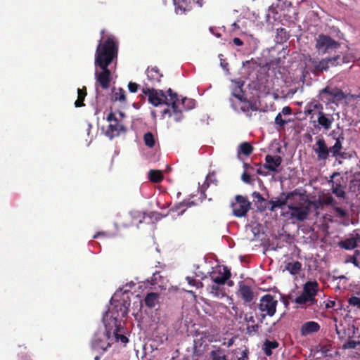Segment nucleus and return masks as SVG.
I'll list each match as a JSON object with an SVG mask.
<instances>
[{
    "label": "nucleus",
    "instance_id": "1",
    "mask_svg": "<svg viewBox=\"0 0 360 360\" xmlns=\"http://www.w3.org/2000/svg\"><path fill=\"white\" fill-rule=\"evenodd\" d=\"M118 44L113 37H108L102 41L100 40L96 50L95 65L98 66L101 71L95 72L96 82L103 89L110 86L111 72L108 66L117 58Z\"/></svg>",
    "mask_w": 360,
    "mask_h": 360
},
{
    "label": "nucleus",
    "instance_id": "2",
    "mask_svg": "<svg viewBox=\"0 0 360 360\" xmlns=\"http://www.w3.org/2000/svg\"><path fill=\"white\" fill-rule=\"evenodd\" d=\"M306 200V195L299 194V198L294 202H290L288 205V210L290 211V217L300 221L306 220L309 214L310 210L308 207Z\"/></svg>",
    "mask_w": 360,
    "mask_h": 360
},
{
    "label": "nucleus",
    "instance_id": "3",
    "mask_svg": "<svg viewBox=\"0 0 360 360\" xmlns=\"http://www.w3.org/2000/svg\"><path fill=\"white\" fill-rule=\"evenodd\" d=\"M110 304L111 307L106 313V316L113 319L115 323H117L120 319L127 316L130 306L129 300H126L124 298L116 300L114 296L111 298Z\"/></svg>",
    "mask_w": 360,
    "mask_h": 360
},
{
    "label": "nucleus",
    "instance_id": "4",
    "mask_svg": "<svg viewBox=\"0 0 360 360\" xmlns=\"http://www.w3.org/2000/svg\"><path fill=\"white\" fill-rule=\"evenodd\" d=\"M142 92L148 96V102L154 106L161 104L169 105V101L162 90H157L150 87L148 83H145L142 87Z\"/></svg>",
    "mask_w": 360,
    "mask_h": 360
},
{
    "label": "nucleus",
    "instance_id": "5",
    "mask_svg": "<svg viewBox=\"0 0 360 360\" xmlns=\"http://www.w3.org/2000/svg\"><path fill=\"white\" fill-rule=\"evenodd\" d=\"M106 120L108 122H110V124L106 131V135L110 139L120 136L121 132L124 133L127 131V129L124 126L121 120L117 117L113 112H110L108 114Z\"/></svg>",
    "mask_w": 360,
    "mask_h": 360
},
{
    "label": "nucleus",
    "instance_id": "6",
    "mask_svg": "<svg viewBox=\"0 0 360 360\" xmlns=\"http://www.w3.org/2000/svg\"><path fill=\"white\" fill-rule=\"evenodd\" d=\"M310 106L318 110L316 122L319 127L323 129L325 131H328L335 121L334 114L325 112L323 105L321 103H316Z\"/></svg>",
    "mask_w": 360,
    "mask_h": 360
},
{
    "label": "nucleus",
    "instance_id": "7",
    "mask_svg": "<svg viewBox=\"0 0 360 360\" xmlns=\"http://www.w3.org/2000/svg\"><path fill=\"white\" fill-rule=\"evenodd\" d=\"M110 332L106 328L105 331L97 332L95 333L91 342V347L96 352H105L111 343L108 342Z\"/></svg>",
    "mask_w": 360,
    "mask_h": 360
},
{
    "label": "nucleus",
    "instance_id": "8",
    "mask_svg": "<svg viewBox=\"0 0 360 360\" xmlns=\"http://www.w3.org/2000/svg\"><path fill=\"white\" fill-rule=\"evenodd\" d=\"M320 94L325 96L328 103H334L336 105L345 100L346 94L339 88L326 86L320 91Z\"/></svg>",
    "mask_w": 360,
    "mask_h": 360
},
{
    "label": "nucleus",
    "instance_id": "9",
    "mask_svg": "<svg viewBox=\"0 0 360 360\" xmlns=\"http://www.w3.org/2000/svg\"><path fill=\"white\" fill-rule=\"evenodd\" d=\"M340 59V55H337L331 58H326L321 60L313 59L311 60L313 67V72L316 75L319 76L321 73H323V71L328 70L330 68V65H338V64L340 63L338 60Z\"/></svg>",
    "mask_w": 360,
    "mask_h": 360
},
{
    "label": "nucleus",
    "instance_id": "10",
    "mask_svg": "<svg viewBox=\"0 0 360 360\" xmlns=\"http://www.w3.org/2000/svg\"><path fill=\"white\" fill-rule=\"evenodd\" d=\"M235 200L231 205L233 214L237 217H245L251 208V202L247 197L240 195H236Z\"/></svg>",
    "mask_w": 360,
    "mask_h": 360
},
{
    "label": "nucleus",
    "instance_id": "11",
    "mask_svg": "<svg viewBox=\"0 0 360 360\" xmlns=\"http://www.w3.org/2000/svg\"><path fill=\"white\" fill-rule=\"evenodd\" d=\"M277 304L278 301L275 297L270 294H266L261 297L259 304V309L262 312L265 313L264 316L266 315L273 316L276 311Z\"/></svg>",
    "mask_w": 360,
    "mask_h": 360
},
{
    "label": "nucleus",
    "instance_id": "12",
    "mask_svg": "<svg viewBox=\"0 0 360 360\" xmlns=\"http://www.w3.org/2000/svg\"><path fill=\"white\" fill-rule=\"evenodd\" d=\"M230 269L226 266H218L210 272L211 280L216 284L224 285L231 277Z\"/></svg>",
    "mask_w": 360,
    "mask_h": 360
},
{
    "label": "nucleus",
    "instance_id": "13",
    "mask_svg": "<svg viewBox=\"0 0 360 360\" xmlns=\"http://www.w3.org/2000/svg\"><path fill=\"white\" fill-rule=\"evenodd\" d=\"M340 46V43L325 34H319L316 39V47L323 53H327L330 50L336 49Z\"/></svg>",
    "mask_w": 360,
    "mask_h": 360
},
{
    "label": "nucleus",
    "instance_id": "14",
    "mask_svg": "<svg viewBox=\"0 0 360 360\" xmlns=\"http://www.w3.org/2000/svg\"><path fill=\"white\" fill-rule=\"evenodd\" d=\"M167 92L169 96V105H171L172 109V116L175 122H180L182 120L183 115L182 110L179 107L181 103L178 95L176 93L173 92L171 89H169Z\"/></svg>",
    "mask_w": 360,
    "mask_h": 360
},
{
    "label": "nucleus",
    "instance_id": "15",
    "mask_svg": "<svg viewBox=\"0 0 360 360\" xmlns=\"http://www.w3.org/2000/svg\"><path fill=\"white\" fill-rule=\"evenodd\" d=\"M329 183L331 184L332 193L335 195L338 198H345V192L344 191V186L342 185L343 178L340 176L339 172H334L330 176Z\"/></svg>",
    "mask_w": 360,
    "mask_h": 360
},
{
    "label": "nucleus",
    "instance_id": "16",
    "mask_svg": "<svg viewBox=\"0 0 360 360\" xmlns=\"http://www.w3.org/2000/svg\"><path fill=\"white\" fill-rule=\"evenodd\" d=\"M314 151L316 154L319 161L326 160L330 153L323 138H320L317 140L316 146L314 147Z\"/></svg>",
    "mask_w": 360,
    "mask_h": 360
},
{
    "label": "nucleus",
    "instance_id": "17",
    "mask_svg": "<svg viewBox=\"0 0 360 360\" xmlns=\"http://www.w3.org/2000/svg\"><path fill=\"white\" fill-rule=\"evenodd\" d=\"M195 4L201 7L202 6V0H179L176 6L175 11L177 14H184L190 11Z\"/></svg>",
    "mask_w": 360,
    "mask_h": 360
},
{
    "label": "nucleus",
    "instance_id": "18",
    "mask_svg": "<svg viewBox=\"0 0 360 360\" xmlns=\"http://www.w3.org/2000/svg\"><path fill=\"white\" fill-rule=\"evenodd\" d=\"M237 295L246 303H250L252 302L255 297L254 292L251 286L244 283L243 282H239Z\"/></svg>",
    "mask_w": 360,
    "mask_h": 360
},
{
    "label": "nucleus",
    "instance_id": "19",
    "mask_svg": "<svg viewBox=\"0 0 360 360\" xmlns=\"http://www.w3.org/2000/svg\"><path fill=\"white\" fill-rule=\"evenodd\" d=\"M265 162L264 168L272 172H278V168L281 165L283 159L279 155H266Z\"/></svg>",
    "mask_w": 360,
    "mask_h": 360
},
{
    "label": "nucleus",
    "instance_id": "20",
    "mask_svg": "<svg viewBox=\"0 0 360 360\" xmlns=\"http://www.w3.org/2000/svg\"><path fill=\"white\" fill-rule=\"evenodd\" d=\"M282 195H285V198L276 199L275 200H271L269 202V203L271 205V207L269 208L271 212H274L276 208H282L288 202H291V199L294 195H297V193L295 191H292L287 193L286 195H285L284 193H282Z\"/></svg>",
    "mask_w": 360,
    "mask_h": 360
},
{
    "label": "nucleus",
    "instance_id": "21",
    "mask_svg": "<svg viewBox=\"0 0 360 360\" xmlns=\"http://www.w3.org/2000/svg\"><path fill=\"white\" fill-rule=\"evenodd\" d=\"M146 75L149 85L150 87H153L157 84L160 83L163 75L160 72L158 67L148 68L146 70Z\"/></svg>",
    "mask_w": 360,
    "mask_h": 360
},
{
    "label": "nucleus",
    "instance_id": "22",
    "mask_svg": "<svg viewBox=\"0 0 360 360\" xmlns=\"http://www.w3.org/2000/svg\"><path fill=\"white\" fill-rule=\"evenodd\" d=\"M320 328L321 326L319 323L314 321H309L305 322L301 326L300 333L301 336H307L312 333H317L319 331Z\"/></svg>",
    "mask_w": 360,
    "mask_h": 360
},
{
    "label": "nucleus",
    "instance_id": "23",
    "mask_svg": "<svg viewBox=\"0 0 360 360\" xmlns=\"http://www.w3.org/2000/svg\"><path fill=\"white\" fill-rule=\"evenodd\" d=\"M321 199L322 202H323L324 204V206L330 205L334 209V210L336 212L337 214L339 217H345L347 215L346 211L338 206V202L334 199L333 196L326 195Z\"/></svg>",
    "mask_w": 360,
    "mask_h": 360
},
{
    "label": "nucleus",
    "instance_id": "24",
    "mask_svg": "<svg viewBox=\"0 0 360 360\" xmlns=\"http://www.w3.org/2000/svg\"><path fill=\"white\" fill-rule=\"evenodd\" d=\"M240 110L244 112L249 118H252V111L258 110V106L255 101H251L248 98H244L240 106Z\"/></svg>",
    "mask_w": 360,
    "mask_h": 360
},
{
    "label": "nucleus",
    "instance_id": "25",
    "mask_svg": "<svg viewBox=\"0 0 360 360\" xmlns=\"http://www.w3.org/2000/svg\"><path fill=\"white\" fill-rule=\"evenodd\" d=\"M319 289V285L317 281H307L303 285L302 292L311 298H315Z\"/></svg>",
    "mask_w": 360,
    "mask_h": 360
},
{
    "label": "nucleus",
    "instance_id": "26",
    "mask_svg": "<svg viewBox=\"0 0 360 360\" xmlns=\"http://www.w3.org/2000/svg\"><path fill=\"white\" fill-rule=\"evenodd\" d=\"M360 240L359 234H356L355 237L346 238L338 243V246L342 249L351 250L358 245V241Z\"/></svg>",
    "mask_w": 360,
    "mask_h": 360
},
{
    "label": "nucleus",
    "instance_id": "27",
    "mask_svg": "<svg viewBox=\"0 0 360 360\" xmlns=\"http://www.w3.org/2000/svg\"><path fill=\"white\" fill-rule=\"evenodd\" d=\"M160 297V294L159 292H148L146 295V297L143 300L144 304L148 308L153 309L156 305L159 304Z\"/></svg>",
    "mask_w": 360,
    "mask_h": 360
},
{
    "label": "nucleus",
    "instance_id": "28",
    "mask_svg": "<svg viewBox=\"0 0 360 360\" xmlns=\"http://www.w3.org/2000/svg\"><path fill=\"white\" fill-rule=\"evenodd\" d=\"M294 302L300 306L307 304L308 307H310L314 304H316L317 300L315 298H311L308 297V295H306L304 293L302 292L300 296L295 298Z\"/></svg>",
    "mask_w": 360,
    "mask_h": 360
},
{
    "label": "nucleus",
    "instance_id": "29",
    "mask_svg": "<svg viewBox=\"0 0 360 360\" xmlns=\"http://www.w3.org/2000/svg\"><path fill=\"white\" fill-rule=\"evenodd\" d=\"M219 284H213L207 287V290L213 297L221 298L225 295L224 288L219 286Z\"/></svg>",
    "mask_w": 360,
    "mask_h": 360
},
{
    "label": "nucleus",
    "instance_id": "30",
    "mask_svg": "<svg viewBox=\"0 0 360 360\" xmlns=\"http://www.w3.org/2000/svg\"><path fill=\"white\" fill-rule=\"evenodd\" d=\"M342 149V144L340 142V141H335V144L329 148V150L332 154V157L333 158H345V153H342L341 150Z\"/></svg>",
    "mask_w": 360,
    "mask_h": 360
},
{
    "label": "nucleus",
    "instance_id": "31",
    "mask_svg": "<svg viewBox=\"0 0 360 360\" xmlns=\"http://www.w3.org/2000/svg\"><path fill=\"white\" fill-rule=\"evenodd\" d=\"M112 100L114 101H119L120 103L126 102V91L121 87L118 89L114 88L112 90Z\"/></svg>",
    "mask_w": 360,
    "mask_h": 360
},
{
    "label": "nucleus",
    "instance_id": "32",
    "mask_svg": "<svg viewBox=\"0 0 360 360\" xmlns=\"http://www.w3.org/2000/svg\"><path fill=\"white\" fill-rule=\"evenodd\" d=\"M148 179L153 183H160L163 180L164 176L160 170L150 169L148 172Z\"/></svg>",
    "mask_w": 360,
    "mask_h": 360
},
{
    "label": "nucleus",
    "instance_id": "33",
    "mask_svg": "<svg viewBox=\"0 0 360 360\" xmlns=\"http://www.w3.org/2000/svg\"><path fill=\"white\" fill-rule=\"evenodd\" d=\"M77 94H78V96H77V99L75 102V106L76 108L84 106V98L87 94L86 88L85 86H83L82 89H78Z\"/></svg>",
    "mask_w": 360,
    "mask_h": 360
},
{
    "label": "nucleus",
    "instance_id": "34",
    "mask_svg": "<svg viewBox=\"0 0 360 360\" xmlns=\"http://www.w3.org/2000/svg\"><path fill=\"white\" fill-rule=\"evenodd\" d=\"M279 346L278 342L276 340H265L264 342V352L266 356H271L272 354V349L277 348Z\"/></svg>",
    "mask_w": 360,
    "mask_h": 360
},
{
    "label": "nucleus",
    "instance_id": "35",
    "mask_svg": "<svg viewBox=\"0 0 360 360\" xmlns=\"http://www.w3.org/2000/svg\"><path fill=\"white\" fill-rule=\"evenodd\" d=\"M115 328L113 331V334L116 341H120L124 345H126L129 342V339L124 335L120 334L121 326L120 324L115 323Z\"/></svg>",
    "mask_w": 360,
    "mask_h": 360
},
{
    "label": "nucleus",
    "instance_id": "36",
    "mask_svg": "<svg viewBox=\"0 0 360 360\" xmlns=\"http://www.w3.org/2000/svg\"><path fill=\"white\" fill-rule=\"evenodd\" d=\"M305 202H307L308 207H309V209H310L311 207H312L314 211L323 210V208L324 207V204H323V202H322L321 198H319L318 200H310L308 198V197L306 195Z\"/></svg>",
    "mask_w": 360,
    "mask_h": 360
},
{
    "label": "nucleus",
    "instance_id": "37",
    "mask_svg": "<svg viewBox=\"0 0 360 360\" xmlns=\"http://www.w3.org/2000/svg\"><path fill=\"white\" fill-rule=\"evenodd\" d=\"M285 268L292 275H296L301 270L302 264L298 261L289 262L286 264Z\"/></svg>",
    "mask_w": 360,
    "mask_h": 360
},
{
    "label": "nucleus",
    "instance_id": "38",
    "mask_svg": "<svg viewBox=\"0 0 360 360\" xmlns=\"http://www.w3.org/2000/svg\"><path fill=\"white\" fill-rule=\"evenodd\" d=\"M276 41L277 42L282 43L289 39V34L285 28L280 27L276 30Z\"/></svg>",
    "mask_w": 360,
    "mask_h": 360
},
{
    "label": "nucleus",
    "instance_id": "39",
    "mask_svg": "<svg viewBox=\"0 0 360 360\" xmlns=\"http://www.w3.org/2000/svg\"><path fill=\"white\" fill-rule=\"evenodd\" d=\"M253 147L248 142H243L240 145L239 153L249 156L253 151Z\"/></svg>",
    "mask_w": 360,
    "mask_h": 360
},
{
    "label": "nucleus",
    "instance_id": "40",
    "mask_svg": "<svg viewBox=\"0 0 360 360\" xmlns=\"http://www.w3.org/2000/svg\"><path fill=\"white\" fill-rule=\"evenodd\" d=\"M143 141L145 145L150 148H153L155 145L154 135L150 131H148L144 134Z\"/></svg>",
    "mask_w": 360,
    "mask_h": 360
},
{
    "label": "nucleus",
    "instance_id": "41",
    "mask_svg": "<svg viewBox=\"0 0 360 360\" xmlns=\"http://www.w3.org/2000/svg\"><path fill=\"white\" fill-rule=\"evenodd\" d=\"M212 360H228L226 355L220 349L212 350L210 352Z\"/></svg>",
    "mask_w": 360,
    "mask_h": 360
},
{
    "label": "nucleus",
    "instance_id": "42",
    "mask_svg": "<svg viewBox=\"0 0 360 360\" xmlns=\"http://www.w3.org/2000/svg\"><path fill=\"white\" fill-rule=\"evenodd\" d=\"M349 190L351 192L360 194V179H354L350 181Z\"/></svg>",
    "mask_w": 360,
    "mask_h": 360
},
{
    "label": "nucleus",
    "instance_id": "43",
    "mask_svg": "<svg viewBox=\"0 0 360 360\" xmlns=\"http://www.w3.org/2000/svg\"><path fill=\"white\" fill-rule=\"evenodd\" d=\"M290 120H285L282 118L281 113H278L275 117V124L278 126L280 128H283L284 126L289 122Z\"/></svg>",
    "mask_w": 360,
    "mask_h": 360
},
{
    "label": "nucleus",
    "instance_id": "44",
    "mask_svg": "<svg viewBox=\"0 0 360 360\" xmlns=\"http://www.w3.org/2000/svg\"><path fill=\"white\" fill-rule=\"evenodd\" d=\"M186 281H188V283L190 285L194 286L196 288H202L203 286V284H202V283L201 281H197L196 279H195V278H193L192 277L187 276L186 278Z\"/></svg>",
    "mask_w": 360,
    "mask_h": 360
},
{
    "label": "nucleus",
    "instance_id": "45",
    "mask_svg": "<svg viewBox=\"0 0 360 360\" xmlns=\"http://www.w3.org/2000/svg\"><path fill=\"white\" fill-rule=\"evenodd\" d=\"M348 303L354 307L360 309V297L356 296H352L348 300Z\"/></svg>",
    "mask_w": 360,
    "mask_h": 360
},
{
    "label": "nucleus",
    "instance_id": "46",
    "mask_svg": "<svg viewBox=\"0 0 360 360\" xmlns=\"http://www.w3.org/2000/svg\"><path fill=\"white\" fill-rule=\"evenodd\" d=\"M181 105H182L184 107H186L187 110L191 109L194 107V101L192 99H188L186 98H183L181 100V102H180Z\"/></svg>",
    "mask_w": 360,
    "mask_h": 360
},
{
    "label": "nucleus",
    "instance_id": "47",
    "mask_svg": "<svg viewBox=\"0 0 360 360\" xmlns=\"http://www.w3.org/2000/svg\"><path fill=\"white\" fill-rule=\"evenodd\" d=\"M359 345H360L359 341L349 340L343 345L342 347L343 349H354Z\"/></svg>",
    "mask_w": 360,
    "mask_h": 360
},
{
    "label": "nucleus",
    "instance_id": "48",
    "mask_svg": "<svg viewBox=\"0 0 360 360\" xmlns=\"http://www.w3.org/2000/svg\"><path fill=\"white\" fill-rule=\"evenodd\" d=\"M139 86V84L136 82H129L128 84V89L131 93H136Z\"/></svg>",
    "mask_w": 360,
    "mask_h": 360
},
{
    "label": "nucleus",
    "instance_id": "49",
    "mask_svg": "<svg viewBox=\"0 0 360 360\" xmlns=\"http://www.w3.org/2000/svg\"><path fill=\"white\" fill-rule=\"evenodd\" d=\"M160 278H162V276L160 275V272L159 271L154 272L151 277L150 284L151 285L158 284V280Z\"/></svg>",
    "mask_w": 360,
    "mask_h": 360
},
{
    "label": "nucleus",
    "instance_id": "50",
    "mask_svg": "<svg viewBox=\"0 0 360 360\" xmlns=\"http://www.w3.org/2000/svg\"><path fill=\"white\" fill-rule=\"evenodd\" d=\"M259 326L257 324H253L247 326V333L251 335L253 333H256L258 332Z\"/></svg>",
    "mask_w": 360,
    "mask_h": 360
},
{
    "label": "nucleus",
    "instance_id": "51",
    "mask_svg": "<svg viewBox=\"0 0 360 360\" xmlns=\"http://www.w3.org/2000/svg\"><path fill=\"white\" fill-rule=\"evenodd\" d=\"M346 262H350L353 264L356 267H359L360 264L358 259H356V257H354L353 255L348 256L346 259Z\"/></svg>",
    "mask_w": 360,
    "mask_h": 360
},
{
    "label": "nucleus",
    "instance_id": "52",
    "mask_svg": "<svg viewBox=\"0 0 360 360\" xmlns=\"http://www.w3.org/2000/svg\"><path fill=\"white\" fill-rule=\"evenodd\" d=\"M241 179H242L243 181L246 184H252L253 180L252 179L251 176L247 172L243 173V174L241 176Z\"/></svg>",
    "mask_w": 360,
    "mask_h": 360
},
{
    "label": "nucleus",
    "instance_id": "53",
    "mask_svg": "<svg viewBox=\"0 0 360 360\" xmlns=\"http://www.w3.org/2000/svg\"><path fill=\"white\" fill-rule=\"evenodd\" d=\"M280 113H281L282 115H290L292 113V110L290 106H285L282 108Z\"/></svg>",
    "mask_w": 360,
    "mask_h": 360
},
{
    "label": "nucleus",
    "instance_id": "54",
    "mask_svg": "<svg viewBox=\"0 0 360 360\" xmlns=\"http://www.w3.org/2000/svg\"><path fill=\"white\" fill-rule=\"evenodd\" d=\"M314 103H309V104L307 105V109H306V110H305V111H304V113H305L306 115H311V114H313V112H314V110L315 109H314V107L310 106V105H314Z\"/></svg>",
    "mask_w": 360,
    "mask_h": 360
},
{
    "label": "nucleus",
    "instance_id": "55",
    "mask_svg": "<svg viewBox=\"0 0 360 360\" xmlns=\"http://www.w3.org/2000/svg\"><path fill=\"white\" fill-rule=\"evenodd\" d=\"M252 196L255 198H256L258 201H263V200H264V198L262 197V195L259 192L255 191L252 193Z\"/></svg>",
    "mask_w": 360,
    "mask_h": 360
},
{
    "label": "nucleus",
    "instance_id": "56",
    "mask_svg": "<svg viewBox=\"0 0 360 360\" xmlns=\"http://www.w3.org/2000/svg\"><path fill=\"white\" fill-rule=\"evenodd\" d=\"M233 43L238 46H240L243 45V41L240 38H238V37H235L233 39Z\"/></svg>",
    "mask_w": 360,
    "mask_h": 360
},
{
    "label": "nucleus",
    "instance_id": "57",
    "mask_svg": "<svg viewBox=\"0 0 360 360\" xmlns=\"http://www.w3.org/2000/svg\"><path fill=\"white\" fill-rule=\"evenodd\" d=\"M245 321L246 322H248V323H255V318L252 315H250L248 316V314L245 315Z\"/></svg>",
    "mask_w": 360,
    "mask_h": 360
},
{
    "label": "nucleus",
    "instance_id": "58",
    "mask_svg": "<svg viewBox=\"0 0 360 360\" xmlns=\"http://www.w3.org/2000/svg\"><path fill=\"white\" fill-rule=\"evenodd\" d=\"M233 95L236 98H238L240 103H242L244 100V98H245L244 96H243V94L242 92V91H240V92L239 94H233Z\"/></svg>",
    "mask_w": 360,
    "mask_h": 360
},
{
    "label": "nucleus",
    "instance_id": "59",
    "mask_svg": "<svg viewBox=\"0 0 360 360\" xmlns=\"http://www.w3.org/2000/svg\"><path fill=\"white\" fill-rule=\"evenodd\" d=\"M172 111H171V110H170V109H169V108H166V109H165V110L162 111V117H163V118H165V116L166 115H169V117H172Z\"/></svg>",
    "mask_w": 360,
    "mask_h": 360
},
{
    "label": "nucleus",
    "instance_id": "60",
    "mask_svg": "<svg viewBox=\"0 0 360 360\" xmlns=\"http://www.w3.org/2000/svg\"><path fill=\"white\" fill-rule=\"evenodd\" d=\"M333 139L335 140V141H340V142L342 144V142L345 139L343 132H341L337 138L333 137Z\"/></svg>",
    "mask_w": 360,
    "mask_h": 360
},
{
    "label": "nucleus",
    "instance_id": "61",
    "mask_svg": "<svg viewBox=\"0 0 360 360\" xmlns=\"http://www.w3.org/2000/svg\"><path fill=\"white\" fill-rule=\"evenodd\" d=\"M338 61L340 62V63L338 65H341L342 63H348L349 60H348L347 56H344L342 57L340 56V59L338 60Z\"/></svg>",
    "mask_w": 360,
    "mask_h": 360
},
{
    "label": "nucleus",
    "instance_id": "62",
    "mask_svg": "<svg viewBox=\"0 0 360 360\" xmlns=\"http://www.w3.org/2000/svg\"><path fill=\"white\" fill-rule=\"evenodd\" d=\"M335 301L329 300L326 304V309L332 308L335 306Z\"/></svg>",
    "mask_w": 360,
    "mask_h": 360
},
{
    "label": "nucleus",
    "instance_id": "63",
    "mask_svg": "<svg viewBox=\"0 0 360 360\" xmlns=\"http://www.w3.org/2000/svg\"><path fill=\"white\" fill-rule=\"evenodd\" d=\"M354 257H356V259H358L359 257H360V250H356L354 252V255H353Z\"/></svg>",
    "mask_w": 360,
    "mask_h": 360
},
{
    "label": "nucleus",
    "instance_id": "64",
    "mask_svg": "<svg viewBox=\"0 0 360 360\" xmlns=\"http://www.w3.org/2000/svg\"><path fill=\"white\" fill-rule=\"evenodd\" d=\"M248 359V356L246 353H244L241 357H239L238 360H246Z\"/></svg>",
    "mask_w": 360,
    "mask_h": 360
}]
</instances>
